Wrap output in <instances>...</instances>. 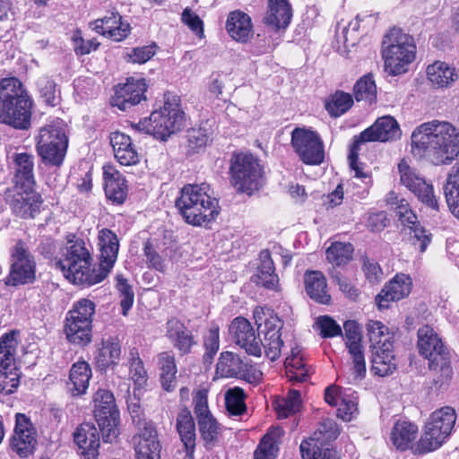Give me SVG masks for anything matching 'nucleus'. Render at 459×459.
<instances>
[{
    "label": "nucleus",
    "mask_w": 459,
    "mask_h": 459,
    "mask_svg": "<svg viewBox=\"0 0 459 459\" xmlns=\"http://www.w3.org/2000/svg\"><path fill=\"white\" fill-rule=\"evenodd\" d=\"M411 152L434 165L448 164L459 154V129L444 120L422 123L411 134Z\"/></svg>",
    "instance_id": "1"
},
{
    "label": "nucleus",
    "mask_w": 459,
    "mask_h": 459,
    "mask_svg": "<svg viewBox=\"0 0 459 459\" xmlns=\"http://www.w3.org/2000/svg\"><path fill=\"white\" fill-rule=\"evenodd\" d=\"M33 100L16 77L0 80V123L15 129L30 126Z\"/></svg>",
    "instance_id": "2"
},
{
    "label": "nucleus",
    "mask_w": 459,
    "mask_h": 459,
    "mask_svg": "<svg viewBox=\"0 0 459 459\" xmlns=\"http://www.w3.org/2000/svg\"><path fill=\"white\" fill-rule=\"evenodd\" d=\"M176 207L188 224L201 226L213 221L219 214L218 200L212 196L206 183L189 184L182 187Z\"/></svg>",
    "instance_id": "3"
},
{
    "label": "nucleus",
    "mask_w": 459,
    "mask_h": 459,
    "mask_svg": "<svg viewBox=\"0 0 459 459\" xmlns=\"http://www.w3.org/2000/svg\"><path fill=\"white\" fill-rule=\"evenodd\" d=\"M414 39L399 28L391 29L382 41V56L385 71L398 75L408 71V66L416 57Z\"/></svg>",
    "instance_id": "4"
},
{
    "label": "nucleus",
    "mask_w": 459,
    "mask_h": 459,
    "mask_svg": "<svg viewBox=\"0 0 459 459\" xmlns=\"http://www.w3.org/2000/svg\"><path fill=\"white\" fill-rule=\"evenodd\" d=\"M417 335L420 354L429 360L430 370L440 373L436 382L443 385L452 377L449 351L435 330L428 325L420 327Z\"/></svg>",
    "instance_id": "5"
},
{
    "label": "nucleus",
    "mask_w": 459,
    "mask_h": 459,
    "mask_svg": "<svg viewBox=\"0 0 459 459\" xmlns=\"http://www.w3.org/2000/svg\"><path fill=\"white\" fill-rule=\"evenodd\" d=\"M185 121V113L180 107L178 96H168L164 105L159 110L153 111L151 116L141 121L137 127L156 138L165 140L167 137L180 130Z\"/></svg>",
    "instance_id": "6"
},
{
    "label": "nucleus",
    "mask_w": 459,
    "mask_h": 459,
    "mask_svg": "<svg viewBox=\"0 0 459 459\" xmlns=\"http://www.w3.org/2000/svg\"><path fill=\"white\" fill-rule=\"evenodd\" d=\"M36 151L45 165L59 167L64 161L68 140L60 121H54L39 128Z\"/></svg>",
    "instance_id": "7"
},
{
    "label": "nucleus",
    "mask_w": 459,
    "mask_h": 459,
    "mask_svg": "<svg viewBox=\"0 0 459 459\" xmlns=\"http://www.w3.org/2000/svg\"><path fill=\"white\" fill-rule=\"evenodd\" d=\"M455 420V411L452 407L446 406L433 411L426 422L424 433L415 452L423 454L440 447L451 434Z\"/></svg>",
    "instance_id": "8"
},
{
    "label": "nucleus",
    "mask_w": 459,
    "mask_h": 459,
    "mask_svg": "<svg viewBox=\"0 0 459 459\" xmlns=\"http://www.w3.org/2000/svg\"><path fill=\"white\" fill-rule=\"evenodd\" d=\"M231 183L238 192L251 195L264 184V171L257 159L249 153H238L231 158Z\"/></svg>",
    "instance_id": "9"
},
{
    "label": "nucleus",
    "mask_w": 459,
    "mask_h": 459,
    "mask_svg": "<svg viewBox=\"0 0 459 459\" xmlns=\"http://www.w3.org/2000/svg\"><path fill=\"white\" fill-rule=\"evenodd\" d=\"M255 323L264 335L261 347L264 349L266 357L272 361L276 360L281 351L283 341L281 330L283 321L270 308L256 307L253 312Z\"/></svg>",
    "instance_id": "10"
},
{
    "label": "nucleus",
    "mask_w": 459,
    "mask_h": 459,
    "mask_svg": "<svg viewBox=\"0 0 459 459\" xmlns=\"http://www.w3.org/2000/svg\"><path fill=\"white\" fill-rule=\"evenodd\" d=\"M94 415L105 442L112 443L118 436L119 411L111 392L100 389L93 398Z\"/></svg>",
    "instance_id": "11"
},
{
    "label": "nucleus",
    "mask_w": 459,
    "mask_h": 459,
    "mask_svg": "<svg viewBox=\"0 0 459 459\" xmlns=\"http://www.w3.org/2000/svg\"><path fill=\"white\" fill-rule=\"evenodd\" d=\"M290 143L303 163L320 165L324 162V143L317 132L305 126L296 127L291 132Z\"/></svg>",
    "instance_id": "12"
},
{
    "label": "nucleus",
    "mask_w": 459,
    "mask_h": 459,
    "mask_svg": "<svg viewBox=\"0 0 459 459\" xmlns=\"http://www.w3.org/2000/svg\"><path fill=\"white\" fill-rule=\"evenodd\" d=\"M18 342L15 333H5L0 339V394L13 393L20 382V374L15 366L14 354Z\"/></svg>",
    "instance_id": "13"
},
{
    "label": "nucleus",
    "mask_w": 459,
    "mask_h": 459,
    "mask_svg": "<svg viewBox=\"0 0 459 459\" xmlns=\"http://www.w3.org/2000/svg\"><path fill=\"white\" fill-rule=\"evenodd\" d=\"M345 345L351 358V368L348 377L350 383H357L366 375V361L364 349L361 344V329L353 320L346 321L343 325Z\"/></svg>",
    "instance_id": "14"
},
{
    "label": "nucleus",
    "mask_w": 459,
    "mask_h": 459,
    "mask_svg": "<svg viewBox=\"0 0 459 459\" xmlns=\"http://www.w3.org/2000/svg\"><path fill=\"white\" fill-rule=\"evenodd\" d=\"M400 183L412 192L418 199L429 208L437 211L438 202L434 195L433 186L428 183L415 168L407 160H402L398 163Z\"/></svg>",
    "instance_id": "15"
},
{
    "label": "nucleus",
    "mask_w": 459,
    "mask_h": 459,
    "mask_svg": "<svg viewBox=\"0 0 459 459\" xmlns=\"http://www.w3.org/2000/svg\"><path fill=\"white\" fill-rule=\"evenodd\" d=\"M338 435L335 422L332 420H325L313 437L300 444L303 459H338L335 451L323 448L325 442L336 438Z\"/></svg>",
    "instance_id": "16"
},
{
    "label": "nucleus",
    "mask_w": 459,
    "mask_h": 459,
    "mask_svg": "<svg viewBox=\"0 0 459 459\" xmlns=\"http://www.w3.org/2000/svg\"><path fill=\"white\" fill-rule=\"evenodd\" d=\"M36 278V262L28 247L17 241L11 250L9 282L13 285L27 284Z\"/></svg>",
    "instance_id": "17"
},
{
    "label": "nucleus",
    "mask_w": 459,
    "mask_h": 459,
    "mask_svg": "<svg viewBox=\"0 0 459 459\" xmlns=\"http://www.w3.org/2000/svg\"><path fill=\"white\" fill-rule=\"evenodd\" d=\"M37 445V432L30 420L22 413L15 416V427L11 438V448L20 457L33 454Z\"/></svg>",
    "instance_id": "18"
},
{
    "label": "nucleus",
    "mask_w": 459,
    "mask_h": 459,
    "mask_svg": "<svg viewBox=\"0 0 459 459\" xmlns=\"http://www.w3.org/2000/svg\"><path fill=\"white\" fill-rule=\"evenodd\" d=\"M7 198L13 213L23 219L34 218L42 204L41 195L31 187L14 186Z\"/></svg>",
    "instance_id": "19"
},
{
    "label": "nucleus",
    "mask_w": 459,
    "mask_h": 459,
    "mask_svg": "<svg viewBox=\"0 0 459 459\" xmlns=\"http://www.w3.org/2000/svg\"><path fill=\"white\" fill-rule=\"evenodd\" d=\"M357 395L351 389L342 390L337 385H330L325 391V400L337 407V416L344 421L352 420L359 413Z\"/></svg>",
    "instance_id": "20"
},
{
    "label": "nucleus",
    "mask_w": 459,
    "mask_h": 459,
    "mask_svg": "<svg viewBox=\"0 0 459 459\" xmlns=\"http://www.w3.org/2000/svg\"><path fill=\"white\" fill-rule=\"evenodd\" d=\"M146 90L144 78H128L124 84L116 87L111 104L126 111L145 100Z\"/></svg>",
    "instance_id": "21"
},
{
    "label": "nucleus",
    "mask_w": 459,
    "mask_h": 459,
    "mask_svg": "<svg viewBox=\"0 0 459 459\" xmlns=\"http://www.w3.org/2000/svg\"><path fill=\"white\" fill-rule=\"evenodd\" d=\"M236 344L247 353L260 357L262 354L261 340L256 336L251 323L244 317L235 318L229 327Z\"/></svg>",
    "instance_id": "22"
},
{
    "label": "nucleus",
    "mask_w": 459,
    "mask_h": 459,
    "mask_svg": "<svg viewBox=\"0 0 459 459\" xmlns=\"http://www.w3.org/2000/svg\"><path fill=\"white\" fill-rule=\"evenodd\" d=\"M401 135V130L396 120L389 116L378 118L374 125L364 130L355 139V148L367 142H387L396 140Z\"/></svg>",
    "instance_id": "23"
},
{
    "label": "nucleus",
    "mask_w": 459,
    "mask_h": 459,
    "mask_svg": "<svg viewBox=\"0 0 459 459\" xmlns=\"http://www.w3.org/2000/svg\"><path fill=\"white\" fill-rule=\"evenodd\" d=\"M139 423V432L134 437L136 458L160 459V445L152 423Z\"/></svg>",
    "instance_id": "24"
},
{
    "label": "nucleus",
    "mask_w": 459,
    "mask_h": 459,
    "mask_svg": "<svg viewBox=\"0 0 459 459\" xmlns=\"http://www.w3.org/2000/svg\"><path fill=\"white\" fill-rule=\"evenodd\" d=\"M74 266H57L64 276L74 284L93 285L103 281L107 276L99 264L92 265L75 263Z\"/></svg>",
    "instance_id": "25"
},
{
    "label": "nucleus",
    "mask_w": 459,
    "mask_h": 459,
    "mask_svg": "<svg viewBox=\"0 0 459 459\" xmlns=\"http://www.w3.org/2000/svg\"><path fill=\"white\" fill-rule=\"evenodd\" d=\"M98 240L100 252L99 265L108 276L117 261L119 241L117 236L108 229H102L99 231Z\"/></svg>",
    "instance_id": "26"
},
{
    "label": "nucleus",
    "mask_w": 459,
    "mask_h": 459,
    "mask_svg": "<svg viewBox=\"0 0 459 459\" xmlns=\"http://www.w3.org/2000/svg\"><path fill=\"white\" fill-rule=\"evenodd\" d=\"M114 156L123 166H133L140 161V155L129 135L113 132L109 136Z\"/></svg>",
    "instance_id": "27"
},
{
    "label": "nucleus",
    "mask_w": 459,
    "mask_h": 459,
    "mask_svg": "<svg viewBox=\"0 0 459 459\" xmlns=\"http://www.w3.org/2000/svg\"><path fill=\"white\" fill-rule=\"evenodd\" d=\"M92 30L97 33L109 38L115 41H121L127 37L130 26L122 21L118 13H110L93 22Z\"/></svg>",
    "instance_id": "28"
},
{
    "label": "nucleus",
    "mask_w": 459,
    "mask_h": 459,
    "mask_svg": "<svg viewBox=\"0 0 459 459\" xmlns=\"http://www.w3.org/2000/svg\"><path fill=\"white\" fill-rule=\"evenodd\" d=\"M411 289V279L406 274H398L391 280L377 296L379 308L388 307V302L396 301L408 296Z\"/></svg>",
    "instance_id": "29"
},
{
    "label": "nucleus",
    "mask_w": 459,
    "mask_h": 459,
    "mask_svg": "<svg viewBox=\"0 0 459 459\" xmlns=\"http://www.w3.org/2000/svg\"><path fill=\"white\" fill-rule=\"evenodd\" d=\"M427 79L434 88H448L459 78L457 69L444 61H435L426 68Z\"/></svg>",
    "instance_id": "30"
},
{
    "label": "nucleus",
    "mask_w": 459,
    "mask_h": 459,
    "mask_svg": "<svg viewBox=\"0 0 459 459\" xmlns=\"http://www.w3.org/2000/svg\"><path fill=\"white\" fill-rule=\"evenodd\" d=\"M226 30L232 39L241 43L247 42L254 34L250 16L239 10L229 13Z\"/></svg>",
    "instance_id": "31"
},
{
    "label": "nucleus",
    "mask_w": 459,
    "mask_h": 459,
    "mask_svg": "<svg viewBox=\"0 0 459 459\" xmlns=\"http://www.w3.org/2000/svg\"><path fill=\"white\" fill-rule=\"evenodd\" d=\"M74 439L88 459H96L100 446L99 431L91 423L81 424L74 433Z\"/></svg>",
    "instance_id": "32"
},
{
    "label": "nucleus",
    "mask_w": 459,
    "mask_h": 459,
    "mask_svg": "<svg viewBox=\"0 0 459 459\" xmlns=\"http://www.w3.org/2000/svg\"><path fill=\"white\" fill-rule=\"evenodd\" d=\"M103 178L108 198L117 204H122L126 197L127 192V186L124 177L113 165L107 164L103 166Z\"/></svg>",
    "instance_id": "33"
},
{
    "label": "nucleus",
    "mask_w": 459,
    "mask_h": 459,
    "mask_svg": "<svg viewBox=\"0 0 459 459\" xmlns=\"http://www.w3.org/2000/svg\"><path fill=\"white\" fill-rule=\"evenodd\" d=\"M292 18L289 0H268V10L264 18L266 25L274 30L286 29Z\"/></svg>",
    "instance_id": "34"
},
{
    "label": "nucleus",
    "mask_w": 459,
    "mask_h": 459,
    "mask_svg": "<svg viewBox=\"0 0 459 459\" xmlns=\"http://www.w3.org/2000/svg\"><path fill=\"white\" fill-rule=\"evenodd\" d=\"M260 264L252 281L259 286L268 290H279V278L274 273V264L268 250H263L259 255Z\"/></svg>",
    "instance_id": "35"
},
{
    "label": "nucleus",
    "mask_w": 459,
    "mask_h": 459,
    "mask_svg": "<svg viewBox=\"0 0 459 459\" xmlns=\"http://www.w3.org/2000/svg\"><path fill=\"white\" fill-rule=\"evenodd\" d=\"M377 22V17L374 14H359L356 19L351 22L347 26L336 30V38L339 42H342L344 48L354 46L357 41V31L360 27L363 30L373 27Z\"/></svg>",
    "instance_id": "36"
},
{
    "label": "nucleus",
    "mask_w": 459,
    "mask_h": 459,
    "mask_svg": "<svg viewBox=\"0 0 459 459\" xmlns=\"http://www.w3.org/2000/svg\"><path fill=\"white\" fill-rule=\"evenodd\" d=\"M418 435V427L407 420H397L391 429L390 442L397 450L405 451L411 447Z\"/></svg>",
    "instance_id": "37"
},
{
    "label": "nucleus",
    "mask_w": 459,
    "mask_h": 459,
    "mask_svg": "<svg viewBox=\"0 0 459 459\" xmlns=\"http://www.w3.org/2000/svg\"><path fill=\"white\" fill-rule=\"evenodd\" d=\"M305 289L307 295L321 304H329L331 295L327 290L326 279L320 271L306 272L304 275Z\"/></svg>",
    "instance_id": "38"
},
{
    "label": "nucleus",
    "mask_w": 459,
    "mask_h": 459,
    "mask_svg": "<svg viewBox=\"0 0 459 459\" xmlns=\"http://www.w3.org/2000/svg\"><path fill=\"white\" fill-rule=\"evenodd\" d=\"M15 163V186L30 188L35 184L34 156L30 153L21 152L13 155Z\"/></svg>",
    "instance_id": "39"
},
{
    "label": "nucleus",
    "mask_w": 459,
    "mask_h": 459,
    "mask_svg": "<svg viewBox=\"0 0 459 459\" xmlns=\"http://www.w3.org/2000/svg\"><path fill=\"white\" fill-rule=\"evenodd\" d=\"M177 429L185 446L186 455L193 457L195 446V425L189 411H181L177 418Z\"/></svg>",
    "instance_id": "40"
},
{
    "label": "nucleus",
    "mask_w": 459,
    "mask_h": 459,
    "mask_svg": "<svg viewBox=\"0 0 459 459\" xmlns=\"http://www.w3.org/2000/svg\"><path fill=\"white\" fill-rule=\"evenodd\" d=\"M371 371L374 375L386 377L396 370V359L394 354V348L382 349L377 347L372 350Z\"/></svg>",
    "instance_id": "41"
},
{
    "label": "nucleus",
    "mask_w": 459,
    "mask_h": 459,
    "mask_svg": "<svg viewBox=\"0 0 459 459\" xmlns=\"http://www.w3.org/2000/svg\"><path fill=\"white\" fill-rule=\"evenodd\" d=\"M371 350L394 348V333L382 322L369 320L366 325Z\"/></svg>",
    "instance_id": "42"
},
{
    "label": "nucleus",
    "mask_w": 459,
    "mask_h": 459,
    "mask_svg": "<svg viewBox=\"0 0 459 459\" xmlns=\"http://www.w3.org/2000/svg\"><path fill=\"white\" fill-rule=\"evenodd\" d=\"M65 332L70 342L81 346L87 345L91 341V321L66 317Z\"/></svg>",
    "instance_id": "43"
},
{
    "label": "nucleus",
    "mask_w": 459,
    "mask_h": 459,
    "mask_svg": "<svg viewBox=\"0 0 459 459\" xmlns=\"http://www.w3.org/2000/svg\"><path fill=\"white\" fill-rule=\"evenodd\" d=\"M246 365L240 358L230 352L221 353L216 367V374L221 377H241L245 376Z\"/></svg>",
    "instance_id": "44"
},
{
    "label": "nucleus",
    "mask_w": 459,
    "mask_h": 459,
    "mask_svg": "<svg viewBox=\"0 0 459 459\" xmlns=\"http://www.w3.org/2000/svg\"><path fill=\"white\" fill-rule=\"evenodd\" d=\"M160 383L164 390L171 392L176 388L178 372L175 357L171 352H161L158 356Z\"/></svg>",
    "instance_id": "45"
},
{
    "label": "nucleus",
    "mask_w": 459,
    "mask_h": 459,
    "mask_svg": "<svg viewBox=\"0 0 459 459\" xmlns=\"http://www.w3.org/2000/svg\"><path fill=\"white\" fill-rule=\"evenodd\" d=\"M121 355V345L118 340L108 338L103 340L98 348L96 361L98 367L106 369L118 363Z\"/></svg>",
    "instance_id": "46"
},
{
    "label": "nucleus",
    "mask_w": 459,
    "mask_h": 459,
    "mask_svg": "<svg viewBox=\"0 0 459 459\" xmlns=\"http://www.w3.org/2000/svg\"><path fill=\"white\" fill-rule=\"evenodd\" d=\"M167 336L173 342L176 348L183 353L190 351L193 338L185 325L177 319H170L167 323Z\"/></svg>",
    "instance_id": "47"
},
{
    "label": "nucleus",
    "mask_w": 459,
    "mask_h": 459,
    "mask_svg": "<svg viewBox=\"0 0 459 459\" xmlns=\"http://www.w3.org/2000/svg\"><path fill=\"white\" fill-rule=\"evenodd\" d=\"M91 377V369L86 361H78L72 366L69 379L73 385V395H80L86 392Z\"/></svg>",
    "instance_id": "48"
},
{
    "label": "nucleus",
    "mask_w": 459,
    "mask_h": 459,
    "mask_svg": "<svg viewBox=\"0 0 459 459\" xmlns=\"http://www.w3.org/2000/svg\"><path fill=\"white\" fill-rule=\"evenodd\" d=\"M284 364L286 376L290 381L304 382L307 380L308 370L298 347L291 348L290 354L286 358Z\"/></svg>",
    "instance_id": "49"
},
{
    "label": "nucleus",
    "mask_w": 459,
    "mask_h": 459,
    "mask_svg": "<svg viewBox=\"0 0 459 459\" xmlns=\"http://www.w3.org/2000/svg\"><path fill=\"white\" fill-rule=\"evenodd\" d=\"M445 195L451 212L459 219V161L452 167L448 174Z\"/></svg>",
    "instance_id": "50"
},
{
    "label": "nucleus",
    "mask_w": 459,
    "mask_h": 459,
    "mask_svg": "<svg viewBox=\"0 0 459 459\" xmlns=\"http://www.w3.org/2000/svg\"><path fill=\"white\" fill-rule=\"evenodd\" d=\"M92 262L90 251L82 240H76L66 247L65 257L56 263V266H74L75 263L88 264Z\"/></svg>",
    "instance_id": "51"
},
{
    "label": "nucleus",
    "mask_w": 459,
    "mask_h": 459,
    "mask_svg": "<svg viewBox=\"0 0 459 459\" xmlns=\"http://www.w3.org/2000/svg\"><path fill=\"white\" fill-rule=\"evenodd\" d=\"M126 365L129 368V377L137 387L143 386L148 379L143 361L135 347L130 348L126 355Z\"/></svg>",
    "instance_id": "52"
},
{
    "label": "nucleus",
    "mask_w": 459,
    "mask_h": 459,
    "mask_svg": "<svg viewBox=\"0 0 459 459\" xmlns=\"http://www.w3.org/2000/svg\"><path fill=\"white\" fill-rule=\"evenodd\" d=\"M273 404L278 418L286 419L299 410L301 404L300 394L297 390H290L286 397L276 399Z\"/></svg>",
    "instance_id": "53"
},
{
    "label": "nucleus",
    "mask_w": 459,
    "mask_h": 459,
    "mask_svg": "<svg viewBox=\"0 0 459 459\" xmlns=\"http://www.w3.org/2000/svg\"><path fill=\"white\" fill-rule=\"evenodd\" d=\"M225 404L230 417H238L247 412L244 391L239 387L229 389L225 393Z\"/></svg>",
    "instance_id": "54"
},
{
    "label": "nucleus",
    "mask_w": 459,
    "mask_h": 459,
    "mask_svg": "<svg viewBox=\"0 0 459 459\" xmlns=\"http://www.w3.org/2000/svg\"><path fill=\"white\" fill-rule=\"evenodd\" d=\"M353 252L350 243L335 242L326 250V258L333 265H342L351 259Z\"/></svg>",
    "instance_id": "55"
},
{
    "label": "nucleus",
    "mask_w": 459,
    "mask_h": 459,
    "mask_svg": "<svg viewBox=\"0 0 459 459\" xmlns=\"http://www.w3.org/2000/svg\"><path fill=\"white\" fill-rule=\"evenodd\" d=\"M353 104L351 94L343 91H337L325 104V108L333 117H340L348 111Z\"/></svg>",
    "instance_id": "56"
},
{
    "label": "nucleus",
    "mask_w": 459,
    "mask_h": 459,
    "mask_svg": "<svg viewBox=\"0 0 459 459\" xmlns=\"http://www.w3.org/2000/svg\"><path fill=\"white\" fill-rule=\"evenodd\" d=\"M37 88L43 101L51 107L58 104L59 91L56 82L48 76H41L37 81Z\"/></svg>",
    "instance_id": "57"
},
{
    "label": "nucleus",
    "mask_w": 459,
    "mask_h": 459,
    "mask_svg": "<svg viewBox=\"0 0 459 459\" xmlns=\"http://www.w3.org/2000/svg\"><path fill=\"white\" fill-rule=\"evenodd\" d=\"M354 95L357 101L372 103L377 99V87L371 75H365L354 85Z\"/></svg>",
    "instance_id": "58"
},
{
    "label": "nucleus",
    "mask_w": 459,
    "mask_h": 459,
    "mask_svg": "<svg viewBox=\"0 0 459 459\" xmlns=\"http://www.w3.org/2000/svg\"><path fill=\"white\" fill-rule=\"evenodd\" d=\"M117 289L120 294V306L122 307V314L124 316L127 315V312L132 307L134 294L132 289V286L128 283L127 280L123 276L118 275L117 277Z\"/></svg>",
    "instance_id": "59"
},
{
    "label": "nucleus",
    "mask_w": 459,
    "mask_h": 459,
    "mask_svg": "<svg viewBox=\"0 0 459 459\" xmlns=\"http://www.w3.org/2000/svg\"><path fill=\"white\" fill-rule=\"evenodd\" d=\"M315 327L323 338H333L342 334L341 326L329 316L317 317Z\"/></svg>",
    "instance_id": "60"
},
{
    "label": "nucleus",
    "mask_w": 459,
    "mask_h": 459,
    "mask_svg": "<svg viewBox=\"0 0 459 459\" xmlns=\"http://www.w3.org/2000/svg\"><path fill=\"white\" fill-rule=\"evenodd\" d=\"M198 424L201 436L207 445L212 444L217 440L220 429L212 416L200 418Z\"/></svg>",
    "instance_id": "61"
},
{
    "label": "nucleus",
    "mask_w": 459,
    "mask_h": 459,
    "mask_svg": "<svg viewBox=\"0 0 459 459\" xmlns=\"http://www.w3.org/2000/svg\"><path fill=\"white\" fill-rule=\"evenodd\" d=\"M94 312V303L90 299H82L74 305L67 317H74L76 320L91 321Z\"/></svg>",
    "instance_id": "62"
},
{
    "label": "nucleus",
    "mask_w": 459,
    "mask_h": 459,
    "mask_svg": "<svg viewBox=\"0 0 459 459\" xmlns=\"http://www.w3.org/2000/svg\"><path fill=\"white\" fill-rule=\"evenodd\" d=\"M155 44L133 48L128 54V59L134 64H144L156 54Z\"/></svg>",
    "instance_id": "63"
},
{
    "label": "nucleus",
    "mask_w": 459,
    "mask_h": 459,
    "mask_svg": "<svg viewBox=\"0 0 459 459\" xmlns=\"http://www.w3.org/2000/svg\"><path fill=\"white\" fill-rule=\"evenodd\" d=\"M181 20L196 35L202 36L204 34V23L200 17L191 9L186 8L183 11Z\"/></svg>",
    "instance_id": "64"
}]
</instances>
